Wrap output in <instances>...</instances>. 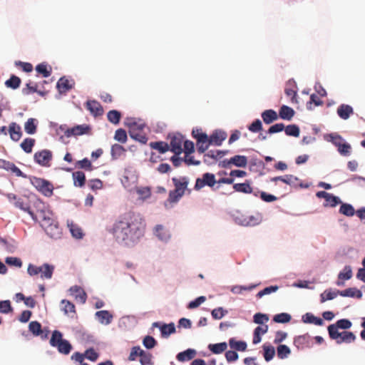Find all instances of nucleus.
Listing matches in <instances>:
<instances>
[{"label":"nucleus","mask_w":365,"mask_h":365,"mask_svg":"<svg viewBox=\"0 0 365 365\" xmlns=\"http://www.w3.org/2000/svg\"><path fill=\"white\" fill-rule=\"evenodd\" d=\"M210 143V140L207 135H201L198 137V141H197V150L199 153H204L207 149Z\"/></svg>","instance_id":"obj_21"},{"label":"nucleus","mask_w":365,"mask_h":365,"mask_svg":"<svg viewBox=\"0 0 365 365\" xmlns=\"http://www.w3.org/2000/svg\"><path fill=\"white\" fill-rule=\"evenodd\" d=\"M352 269L349 265H346L344 267L343 270L338 274L339 279L348 280L352 277Z\"/></svg>","instance_id":"obj_49"},{"label":"nucleus","mask_w":365,"mask_h":365,"mask_svg":"<svg viewBox=\"0 0 365 365\" xmlns=\"http://www.w3.org/2000/svg\"><path fill=\"white\" fill-rule=\"evenodd\" d=\"M172 181L175 189L170 191L168 200L170 202H177L184 195L185 190H187L189 181L186 177H174L172 178Z\"/></svg>","instance_id":"obj_3"},{"label":"nucleus","mask_w":365,"mask_h":365,"mask_svg":"<svg viewBox=\"0 0 365 365\" xmlns=\"http://www.w3.org/2000/svg\"><path fill=\"white\" fill-rule=\"evenodd\" d=\"M262 118L264 123L270 124L278 118L277 112L274 110H266L262 113Z\"/></svg>","instance_id":"obj_25"},{"label":"nucleus","mask_w":365,"mask_h":365,"mask_svg":"<svg viewBox=\"0 0 365 365\" xmlns=\"http://www.w3.org/2000/svg\"><path fill=\"white\" fill-rule=\"evenodd\" d=\"M41 227L51 238L57 239L61 235V229L56 220H53L52 223H43Z\"/></svg>","instance_id":"obj_8"},{"label":"nucleus","mask_w":365,"mask_h":365,"mask_svg":"<svg viewBox=\"0 0 365 365\" xmlns=\"http://www.w3.org/2000/svg\"><path fill=\"white\" fill-rule=\"evenodd\" d=\"M339 338L335 339L337 344H341L342 342L345 343H351L353 342L356 339V336L351 331H342L339 332Z\"/></svg>","instance_id":"obj_28"},{"label":"nucleus","mask_w":365,"mask_h":365,"mask_svg":"<svg viewBox=\"0 0 365 365\" xmlns=\"http://www.w3.org/2000/svg\"><path fill=\"white\" fill-rule=\"evenodd\" d=\"M36 71L44 78H47L51 76L52 68L47 63H41L36 66Z\"/></svg>","instance_id":"obj_36"},{"label":"nucleus","mask_w":365,"mask_h":365,"mask_svg":"<svg viewBox=\"0 0 365 365\" xmlns=\"http://www.w3.org/2000/svg\"><path fill=\"white\" fill-rule=\"evenodd\" d=\"M71 294L75 297V299L82 304H84L87 299V294L82 287L80 286H73L69 289Z\"/></svg>","instance_id":"obj_16"},{"label":"nucleus","mask_w":365,"mask_h":365,"mask_svg":"<svg viewBox=\"0 0 365 365\" xmlns=\"http://www.w3.org/2000/svg\"><path fill=\"white\" fill-rule=\"evenodd\" d=\"M279 180L290 185L294 184L298 180V178L292 175H285L284 176L274 177L271 179L272 182Z\"/></svg>","instance_id":"obj_33"},{"label":"nucleus","mask_w":365,"mask_h":365,"mask_svg":"<svg viewBox=\"0 0 365 365\" xmlns=\"http://www.w3.org/2000/svg\"><path fill=\"white\" fill-rule=\"evenodd\" d=\"M229 345L231 349L237 351H244L247 349V344L243 341H237L234 338L229 339Z\"/></svg>","instance_id":"obj_35"},{"label":"nucleus","mask_w":365,"mask_h":365,"mask_svg":"<svg viewBox=\"0 0 365 365\" xmlns=\"http://www.w3.org/2000/svg\"><path fill=\"white\" fill-rule=\"evenodd\" d=\"M338 293L342 297H356L357 299L362 297V292L355 287L348 288L343 291H338Z\"/></svg>","instance_id":"obj_24"},{"label":"nucleus","mask_w":365,"mask_h":365,"mask_svg":"<svg viewBox=\"0 0 365 365\" xmlns=\"http://www.w3.org/2000/svg\"><path fill=\"white\" fill-rule=\"evenodd\" d=\"M5 196L7 197L10 202L14 205L16 207L29 213L31 208L27 203L24 202L22 198L19 197L14 193H7L5 195Z\"/></svg>","instance_id":"obj_11"},{"label":"nucleus","mask_w":365,"mask_h":365,"mask_svg":"<svg viewBox=\"0 0 365 365\" xmlns=\"http://www.w3.org/2000/svg\"><path fill=\"white\" fill-rule=\"evenodd\" d=\"M227 349V344L226 342L210 344L208 345V349L215 354H222Z\"/></svg>","instance_id":"obj_31"},{"label":"nucleus","mask_w":365,"mask_h":365,"mask_svg":"<svg viewBox=\"0 0 365 365\" xmlns=\"http://www.w3.org/2000/svg\"><path fill=\"white\" fill-rule=\"evenodd\" d=\"M34 158L36 163L42 166H50L52 153L48 150H42L36 152L34 155Z\"/></svg>","instance_id":"obj_9"},{"label":"nucleus","mask_w":365,"mask_h":365,"mask_svg":"<svg viewBox=\"0 0 365 365\" xmlns=\"http://www.w3.org/2000/svg\"><path fill=\"white\" fill-rule=\"evenodd\" d=\"M336 113L341 119L347 120L354 113V109L349 105L341 104L338 107Z\"/></svg>","instance_id":"obj_20"},{"label":"nucleus","mask_w":365,"mask_h":365,"mask_svg":"<svg viewBox=\"0 0 365 365\" xmlns=\"http://www.w3.org/2000/svg\"><path fill=\"white\" fill-rule=\"evenodd\" d=\"M98 322L103 324H109L113 320V315L107 310L98 311L96 313Z\"/></svg>","instance_id":"obj_23"},{"label":"nucleus","mask_w":365,"mask_h":365,"mask_svg":"<svg viewBox=\"0 0 365 365\" xmlns=\"http://www.w3.org/2000/svg\"><path fill=\"white\" fill-rule=\"evenodd\" d=\"M227 314V311L225 310L222 307L214 309L211 312L212 317L215 319H220Z\"/></svg>","instance_id":"obj_63"},{"label":"nucleus","mask_w":365,"mask_h":365,"mask_svg":"<svg viewBox=\"0 0 365 365\" xmlns=\"http://www.w3.org/2000/svg\"><path fill=\"white\" fill-rule=\"evenodd\" d=\"M29 329L34 336H39L43 334L41 324L37 321L31 322Z\"/></svg>","instance_id":"obj_45"},{"label":"nucleus","mask_w":365,"mask_h":365,"mask_svg":"<svg viewBox=\"0 0 365 365\" xmlns=\"http://www.w3.org/2000/svg\"><path fill=\"white\" fill-rule=\"evenodd\" d=\"M352 324L350 320L342 319L338 320L335 324H330L328 327V332L331 339H337L339 338V329H348L351 327Z\"/></svg>","instance_id":"obj_6"},{"label":"nucleus","mask_w":365,"mask_h":365,"mask_svg":"<svg viewBox=\"0 0 365 365\" xmlns=\"http://www.w3.org/2000/svg\"><path fill=\"white\" fill-rule=\"evenodd\" d=\"M277 356L281 359L287 358L291 353L290 349L284 344H280L277 346Z\"/></svg>","instance_id":"obj_50"},{"label":"nucleus","mask_w":365,"mask_h":365,"mask_svg":"<svg viewBox=\"0 0 365 365\" xmlns=\"http://www.w3.org/2000/svg\"><path fill=\"white\" fill-rule=\"evenodd\" d=\"M125 152V149L119 144H114L111 147V156L113 159H118Z\"/></svg>","instance_id":"obj_41"},{"label":"nucleus","mask_w":365,"mask_h":365,"mask_svg":"<svg viewBox=\"0 0 365 365\" xmlns=\"http://www.w3.org/2000/svg\"><path fill=\"white\" fill-rule=\"evenodd\" d=\"M195 355V350L188 349L184 351L178 353L176 358L179 361H185L192 359Z\"/></svg>","instance_id":"obj_29"},{"label":"nucleus","mask_w":365,"mask_h":365,"mask_svg":"<svg viewBox=\"0 0 365 365\" xmlns=\"http://www.w3.org/2000/svg\"><path fill=\"white\" fill-rule=\"evenodd\" d=\"M302 321L304 323L314 324L317 326H322L324 324V321L322 319L317 317L311 313H306L304 314L302 316Z\"/></svg>","instance_id":"obj_26"},{"label":"nucleus","mask_w":365,"mask_h":365,"mask_svg":"<svg viewBox=\"0 0 365 365\" xmlns=\"http://www.w3.org/2000/svg\"><path fill=\"white\" fill-rule=\"evenodd\" d=\"M8 132L12 140L17 142L22 137L21 126L15 122H12L9 125Z\"/></svg>","instance_id":"obj_17"},{"label":"nucleus","mask_w":365,"mask_h":365,"mask_svg":"<svg viewBox=\"0 0 365 365\" xmlns=\"http://www.w3.org/2000/svg\"><path fill=\"white\" fill-rule=\"evenodd\" d=\"M152 355L150 353L143 351V354L140 356V361L141 365H152Z\"/></svg>","instance_id":"obj_64"},{"label":"nucleus","mask_w":365,"mask_h":365,"mask_svg":"<svg viewBox=\"0 0 365 365\" xmlns=\"http://www.w3.org/2000/svg\"><path fill=\"white\" fill-rule=\"evenodd\" d=\"M286 135L289 136L298 137L299 135V128L296 125H289L284 127Z\"/></svg>","instance_id":"obj_58"},{"label":"nucleus","mask_w":365,"mask_h":365,"mask_svg":"<svg viewBox=\"0 0 365 365\" xmlns=\"http://www.w3.org/2000/svg\"><path fill=\"white\" fill-rule=\"evenodd\" d=\"M162 336L168 337L172 334L175 332V327L174 323H170L168 324H163L160 327Z\"/></svg>","instance_id":"obj_43"},{"label":"nucleus","mask_w":365,"mask_h":365,"mask_svg":"<svg viewBox=\"0 0 365 365\" xmlns=\"http://www.w3.org/2000/svg\"><path fill=\"white\" fill-rule=\"evenodd\" d=\"M0 168L7 171H11L17 177L26 178V175L21 172V170L17 166H16L14 163L10 161L0 159Z\"/></svg>","instance_id":"obj_14"},{"label":"nucleus","mask_w":365,"mask_h":365,"mask_svg":"<svg viewBox=\"0 0 365 365\" xmlns=\"http://www.w3.org/2000/svg\"><path fill=\"white\" fill-rule=\"evenodd\" d=\"M150 147L152 149L158 150L160 153L163 154L170 150L169 145L163 141L151 142Z\"/></svg>","instance_id":"obj_32"},{"label":"nucleus","mask_w":365,"mask_h":365,"mask_svg":"<svg viewBox=\"0 0 365 365\" xmlns=\"http://www.w3.org/2000/svg\"><path fill=\"white\" fill-rule=\"evenodd\" d=\"M216 183L215 176L212 173H206L202 175V178H197L195 182V189L200 190L201 188L207 185L213 187Z\"/></svg>","instance_id":"obj_7"},{"label":"nucleus","mask_w":365,"mask_h":365,"mask_svg":"<svg viewBox=\"0 0 365 365\" xmlns=\"http://www.w3.org/2000/svg\"><path fill=\"white\" fill-rule=\"evenodd\" d=\"M33 186L45 197H51L53 194V185L43 178L34 177L31 180Z\"/></svg>","instance_id":"obj_5"},{"label":"nucleus","mask_w":365,"mask_h":365,"mask_svg":"<svg viewBox=\"0 0 365 365\" xmlns=\"http://www.w3.org/2000/svg\"><path fill=\"white\" fill-rule=\"evenodd\" d=\"M155 233L156 236L161 240H166L168 238H169V235L168 232L165 230V227L161 225H158L155 227Z\"/></svg>","instance_id":"obj_52"},{"label":"nucleus","mask_w":365,"mask_h":365,"mask_svg":"<svg viewBox=\"0 0 365 365\" xmlns=\"http://www.w3.org/2000/svg\"><path fill=\"white\" fill-rule=\"evenodd\" d=\"M129 134L133 139L141 143L145 144L148 141V137L143 130H135L133 128L132 130H129Z\"/></svg>","instance_id":"obj_27"},{"label":"nucleus","mask_w":365,"mask_h":365,"mask_svg":"<svg viewBox=\"0 0 365 365\" xmlns=\"http://www.w3.org/2000/svg\"><path fill=\"white\" fill-rule=\"evenodd\" d=\"M337 150L341 155L349 156L351 154V147L348 143L345 141L341 144L339 148H337Z\"/></svg>","instance_id":"obj_60"},{"label":"nucleus","mask_w":365,"mask_h":365,"mask_svg":"<svg viewBox=\"0 0 365 365\" xmlns=\"http://www.w3.org/2000/svg\"><path fill=\"white\" fill-rule=\"evenodd\" d=\"M86 108L94 116L102 115L103 108L99 102L95 100H89L86 103Z\"/></svg>","instance_id":"obj_15"},{"label":"nucleus","mask_w":365,"mask_h":365,"mask_svg":"<svg viewBox=\"0 0 365 365\" xmlns=\"http://www.w3.org/2000/svg\"><path fill=\"white\" fill-rule=\"evenodd\" d=\"M61 304L63 305L61 310L64 312L65 314H68L69 313H76L75 305L68 300L63 299L61 302Z\"/></svg>","instance_id":"obj_48"},{"label":"nucleus","mask_w":365,"mask_h":365,"mask_svg":"<svg viewBox=\"0 0 365 365\" xmlns=\"http://www.w3.org/2000/svg\"><path fill=\"white\" fill-rule=\"evenodd\" d=\"M291 315L287 313H280L274 316L273 320L277 323H288L290 322Z\"/></svg>","instance_id":"obj_59"},{"label":"nucleus","mask_w":365,"mask_h":365,"mask_svg":"<svg viewBox=\"0 0 365 365\" xmlns=\"http://www.w3.org/2000/svg\"><path fill=\"white\" fill-rule=\"evenodd\" d=\"M73 184L76 187H83L85 185L86 176L81 171L73 173Z\"/></svg>","instance_id":"obj_34"},{"label":"nucleus","mask_w":365,"mask_h":365,"mask_svg":"<svg viewBox=\"0 0 365 365\" xmlns=\"http://www.w3.org/2000/svg\"><path fill=\"white\" fill-rule=\"evenodd\" d=\"M340 203H341V202L339 197L329 193V196L325 199V203L324 204V205L325 207L330 206L331 207H334Z\"/></svg>","instance_id":"obj_51"},{"label":"nucleus","mask_w":365,"mask_h":365,"mask_svg":"<svg viewBox=\"0 0 365 365\" xmlns=\"http://www.w3.org/2000/svg\"><path fill=\"white\" fill-rule=\"evenodd\" d=\"M59 353L67 355L68 354L71 349L72 346L70 342L66 339L62 341L60 344L55 346Z\"/></svg>","instance_id":"obj_38"},{"label":"nucleus","mask_w":365,"mask_h":365,"mask_svg":"<svg viewBox=\"0 0 365 365\" xmlns=\"http://www.w3.org/2000/svg\"><path fill=\"white\" fill-rule=\"evenodd\" d=\"M107 118L108 121L115 125L118 124L121 118V114L116 110H110L107 113Z\"/></svg>","instance_id":"obj_47"},{"label":"nucleus","mask_w":365,"mask_h":365,"mask_svg":"<svg viewBox=\"0 0 365 365\" xmlns=\"http://www.w3.org/2000/svg\"><path fill=\"white\" fill-rule=\"evenodd\" d=\"M184 141L183 136L179 133L173 135L170 138V150L175 155H180L182 152V145Z\"/></svg>","instance_id":"obj_10"},{"label":"nucleus","mask_w":365,"mask_h":365,"mask_svg":"<svg viewBox=\"0 0 365 365\" xmlns=\"http://www.w3.org/2000/svg\"><path fill=\"white\" fill-rule=\"evenodd\" d=\"M114 139L121 143H125L128 139L125 130L123 128H119L116 130L114 135Z\"/></svg>","instance_id":"obj_57"},{"label":"nucleus","mask_w":365,"mask_h":365,"mask_svg":"<svg viewBox=\"0 0 365 365\" xmlns=\"http://www.w3.org/2000/svg\"><path fill=\"white\" fill-rule=\"evenodd\" d=\"M21 79L18 76L15 75H12L9 79L6 80L5 82V86L7 88H10L12 89H16L20 86Z\"/></svg>","instance_id":"obj_44"},{"label":"nucleus","mask_w":365,"mask_h":365,"mask_svg":"<svg viewBox=\"0 0 365 365\" xmlns=\"http://www.w3.org/2000/svg\"><path fill=\"white\" fill-rule=\"evenodd\" d=\"M143 350L140 349V346H133L131 349L130 355L128 356V360L130 361H135L137 357L143 354Z\"/></svg>","instance_id":"obj_61"},{"label":"nucleus","mask_w":365,"mask_h":365,"mask_svg":"<svg viewBox=\"0 0 365 365\" xmlns=\"http://www.w3.org/2000/svg\"><path fill=\"white\" fill-rule=\"evenodd\" d=\"M90 130H91V128H90L89 125H86V124L78 125L74 126L73 128H68L64 132V135L68 138H70L73 135V136L81 135L83 134L88 133Z\"/></svg>","instance_id":"obj_12"},{"label":"nucleus","mask_w":365,"mask_h":365,"mask_svg":"<svg viewBox=\"0 0 365 365\" xmlns=\"http://www.w3.org/2000/svg\"><path fill=\"white\" fill-rule=\"evenodd\" d=\"M54 271V267L47 263L43 264L42 266L38 267L32 264H29L27 268L28 274L30 276H36L41 274L42 279H49L52 277Z\"/></svg>","instance_id":"obj_4"},{"label":"nucleus","mask_w":365,"mask_h":365,"mask_svg":"<svg viewBox=\"0 0 365 365\" xmlns=\"http://www.w3.org/2000/svg\"><path fill=\"white\" fill-rule=\"evenodd\" d=\"M341 207L339 208V213L347 216V217H352L355 214V210L354 207L348 203H341Z\"/></svg>","instance_id":"obj_39"},{"label":"nucleus","mask_w":365,"mask_h":365,"mask_svg":"<svg viewBox=\"0 0 365 365\" xmlns=\"http://www.w3.org/2000/svg\"><path fill=\"white\" fill-rule=\"evenodd\" d=\"M15 66L26 73H30L33 71V66L30 63L18 61H15Z\"/></svg>","instance_id":"obj_62"},{"label":"nucleus","mask_w":365,"mask_h":365,"mask_svg":"<svg viewBox=\"0 0 365 365\" xmlns=\"http://www.w3.org/2000/svg\"><path fill=\"white\" fill-rule=\"evenodd\" d=\"M126 125L129 127V130L134 128L135 130H143L145 128V123L135 118H128Z\"/></svg>","instance_id":"obj_37"},{"label":"nucleus","mask_w":365,"mask_h":365,"mask_svg":"<svg viewBox=\"0 0 365 365\" xmlns=\"http://www.w3.org/2000/svg\"><path fill=\"white\" fill-rule=\"evenodd\" d=\"M230 164H233L235 166L240 168H245L247 164V158L244 155H235L230 160H225L222 161V166L226 168Z\"/></svg>","instance_id":"obj_13"},{"label":"nucleus","mask_w":365,"mask_h":365,"mask_svg":"<svg viewBox=\"0 0 365 365\" xmlns=\"http://www.w3.org/2000/svg\"><path fill=\"white\" fill-rule=\"evenodd\" d=\"M36 210L31 209L29 215L31 218L40 222L41 226L43 225V223H52L56 219L53 217V214L49 210L46 209L44 203L41 200H37L34 202Z\"/></svg>","instance_id":"obj_2"},{"label":"nucleus","mask_w":365,"mask_h":365,"mask_svg":"<svg viewBox=\"0 0 365 365\" xmlns=\"http://www.w3.org/2000/svg\"><path fill=\"white\" fill-rule=\"evenodd\" d=\"M34 144L35 139L27 138L21 142L20 146L25 153H31L32 152V149L34 146Z\"/></svg>","instance_id":"obj_40"},{"label":"nucleus","mask_w":365,"mask_h":365,"mask_svg":"<svg viewBox=\"0 0 365 365\" xmlns=\"http://www.w3.org/2000/svg\"><path fill=\"white\" fill-rule=\"evenodd\" d=\"M74 84L75 83L73 80H69L66 77H61L57 83V87L61 93H65L73 88Z\"/></svg>","instance_id":"obj_19"},{"label":"nucleus","mask_w":365,"mask_h":365,"mask_svg":"<svg viewBox=\"0 0 365 365\" xmlns=\"http://www.w3.org/2000/svg\"><path fill=\"white\" fill-rule=\"evenodd\" d=\"M233 188L235 191L243 193H251L252 192V188L249 182L236 183L233 185Z\"/></svg>","instance_id":"obj_46"},{"label":"nucleus","mask_w":365,"mask_h":365,"mask_svg":"<svg viewBox=\"0 0 365 365\" xmlns=\"http://www.w3.org/2000/svg\"><path fill=\"white\" fill-rule=\"evenodd\" d=\"M311 336L307 334L301 336H298L294 339V344L298 349H304L309 346V341Z\"/></svg>","instance_id":"obj_22"},{"label":"nucleus","mask_w":365,"mask_h":365,"mask_svg":"<svg viewBox=\"0 0 365 365\" xmlns=\"http://www.w3.org/2000/svg\"><path fill=\"white\" fill-rule=\"evenodd\" d=\"M294 115V110L287 106H282L279 111V115L282 119L290 120Z\"/></svg>","instance_id":"obj_30"},{"label":"nucleus","mask_w":365,"mask_h":365,"mask_svg":"<svg viewBox=\"0 0 365 365\" xmlns=\"http://www.w3.org/2000/svg\"><path fill=\"white\" fill-rule=\"evenodd\" d=\"M146 224L140 214L128 212L115 222L112 234L115 240L126 246H132L143 237Z\"/></svg>","instance_id":"obj_1"},{"label":"nucleus","mask_w":365,"mask_h":365,"mask_svg":"<svg viewBox=\"0 0 365 365\" xmlns=\"http://www.w3.org/2000/svg\"><path fill=\"white\" fill-rule=\"evenodd\" d=\"M339 294L338 291L336 292H332L331 290H325L320 295V302L324 303L327 300H331L334 299Z\"/></svg>","instance_id":"obj_54"},{"label":"nucleus","mask_w":365,"mask_h":365,"mask_svg":"<svg viewBox=\"0 0 365 365\" xmlns=\"http://www.w3.org/2000/svg\"><path fill=\"white\" fill-rule=\"evenodd\" d=\"M269 316L260 312L256 313L253 317V322L257 324L264 325L269 321Z\"/></svg>","instance_id":"obj_56"},{"label":"nucleus","mask_w":365,"mask_h":365,"mask_svg":"<svg viewBox=\"0 0 365 365\" xmlns=\"http://www.w3.org/2000/svg\"><path fill=\"white\" fill-rule=\"evenodd\" d=\"M34 118H29L24 124V130L28 134H34L36 132V125Z\"/></svg>","instance_id":"obj_53"},{"label":"nucleus","mask_w":365,"mask_h":365,"mask_svg":"<svg viewBox=\"0 0 365 365\" xmlns=\"http://www.w3.org/2000/svg\"><path fill=\"white\" fill-rule=\"evenodd\" d=\"M63 340L62 333L58 330H55L52 333L49 344L51 346L55 347Z\"/></svg>","instance_id":"obj_42"},{"label":"nucleus","mask_w":365,"mask_h":365,"mask_svg":"<svg viewBox=\"0 0 365 365\" xmlns=\"http://www.w3.org/2000/svg\"><path fill=\"white\" fill-rule=\"evenodd\" d=\"M264 357L267 361L273 359L275 354V349L272 346L263 345Z\"/></svg>","instance_id":"obj_55"},{"label":"nucleus","mask_w":365,"mask_h":365,"mask_svg":"<svg viewBox=\"0 0 365 365\" xmlns=\"http://www.w3.org/2000/svg\"><path fill=\"white\" fill-rule=\"evenodd\" d=\"M227 133L222 130H215L213 133L208 137L210 143L219 146L226 139Z\"/></svg>","instance_id":"obj_18"}]
</instances>
